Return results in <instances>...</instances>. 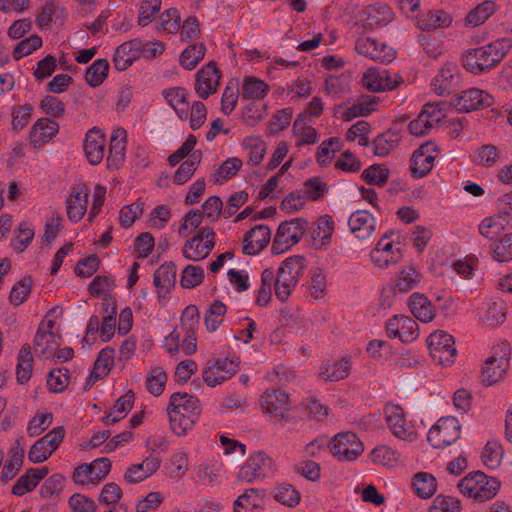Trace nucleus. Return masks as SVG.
Wrapping results in <instances>:
<instances>
[{"instance_id":"obj_2","label":"nucleus","mask_w":512,"mask_h":512,"mask_svg":"<svg viewBox=\"0 0 512 512\" xmlns=\"http://www.w3.org/2000/svg\"><path fill=\"white\" fill-rule=\"evenodd\" d=\"M501 483L495 477H489L481 471L467 474L458 483L460 492L476 502H485L496 496Z\"/></svg>"},{"instance_id":"obj_20","label":"nucleus","mask_w":512,"mask_h":512,"mask_svg":"<svg viewBox=\"0 0 512 512\" xmlns=\"http://www.w3.org/2000/svg\"><path fill=\"white\" fill-rule=\"evenodd\" d=\"M508 367L509 359L505 353L499 357L493 354L486 360L482 369V381L489 386L499 382L506 374Z\"/></svg>"},{"instance_id":"obj_47","label":"nucleus","mask_w":512,"mask_h":512,"mask_svg":"<svg viewBox=\"0 0 512 512\" xmlns=\"http://www.w3.org/2000/svg\"><path fill=\"white\" fill-rule=\"evenodd\" d=\"M499 157L500 154L496 146L486 144L475 151L473 162L479 166L490 167L497 162Z\"/></svg>"},{"instance_id":"obj_13","label":"nucleus","mask_w":512,"mask_h":512,"mask_svg":"<svg viewBox=\"0 0 512 512\" xmlns=\"http://www.w3.org/2000/svg\"><path fill=\"white\" fill-rule=\"evenodd\" d=\"M355 50L372 60L381 63H390L394 59L395 52L384 43H378L373 38H359L355 43Z\"/></svg>"},{"instance_id":"obj_16","label":"nucleus","mask_w":512,"mask_h":512,"mask_svg":"<svg viewBox=\"0 0 512 512\" xmlns=\"http://www.w3.org/2000/svg\"><path fill=\"white\" fill-rule=\"evenodd\" d=\"M384 411L387 425L392 434L402 440L411 439L414 435L413 427L408 425L403 409L398 405L390 404L385 407Z\"/></svg>"},{"instance_id":"obj_52","label":"nucleus","mask_w":512,"mask_h":512,"mask_svg":"<svg viewBox=\"0 0 512 512\" xmlns=\"http://www.w3.org/2000/svg\"><path fill=\"white\" fill-rule=\"evenodd\" d=\"M274 498L283 505L294 507L300 501L299 492L290 484H282L275 488Z\"/></svg>"},{"instance_id":"obj_27","label":"nucleus","mask_w":512,"mask_h":512,"mask_svg":"<svg viewBox=\"0 0 512 512\" xmlns=\"http://www.w3.org/2000/svg\"><path fill=\"white\" fill-rule=\"evenodd\" d=\"M457 75V66L446 63L433 81V89L439 95L450 94L454 87Z\"/></svg>"},{"instance_id":"obj_41","label":"nucleus","mask_w":512,"mask_h":512,"mask_svg":"<svg viewBox=\"0 0 512 512\" xmlns=\"http://www.w3.org/2000/svg\"><path fill=\"white\" fill-rule=\"evenodd\" d=\"M115 350L110 347L102 349L94 364V377L102 379L108 375L110 369L114 366Z\"/></svg>"},{"instance_id":"obj_37","label":"nucleus","mask_w":512,"mask_h":512,"mask_svg":"<svg viewBox=\"0 0 512 512\" xmlns=\"http://www.w3.org/2000/svg\"><path fill=\"white\" fill-rule=\"evenodd\" d=\"M198 400L187 393H174L169 401V406L175 410H178L181 413H185L187 415L197 414Z\"/></svg>"},{"instance_id":"obj_53","label":"nucleus","mask_w":512,"mask_h":512,"mask_svg":"<svg viewBox=\"0 0 512 512\" xmlns=\"http://www.w3.org/2000/svg\"><path fill=\"white\" fill-rule=\"evenodd\" d=\"M493 258L498 262L512 260V233L504 235L492 247Z\"/></svg>"},{"instance_id":"obj_54","label":"nucleus","mask_w":512,"mask_h":512,"mask_svg":"<svg viewBox=\"0 0 512 512\" xmlns=\"http://www.w3.org/2000/svg\"><path fill=\"white\" fill-rule=\"evenodd\" d=\"M259 505L257 490L249 489L240 495L234 503V512H253Z\"/></svg>"},{"instance_id":"obj_63","label":"nucleus","mask_w":512,"mask_h":512,"mask_svg":"<svg viewBox=\"0 0 512 512\" xmlns=\"http://www.w3.org/2000/svg\"><path fill=\"white\" fill-rule=\"evenodd\" d=\"M166 381V373L160 368H155L146 379L147 389L154 396H159L164 391Z\"/></svg>"},{"instance_id":"obj_32","label":"nucleus","mask_w":512,"mask_h":512,"mask_svg":"<svg viewBox=\"0 0 512 512\" xmlns=\"http://www.w3.org/2000/svg\"><path fill=\"white\" fill-rule=\"evenodd\" d=\"M398 142V134L387 130L373 140V153L376 156L385 157L398 145Z\"/></svg>"},{"instance_id":"obj_39","label":"nucleus","mask_w":512,"mask_h":512,"mask_svg":"<svg viewBox=\"0 0 512 512\" xmlns=\"http://www.w3.org/2000/svg\"><path fill=\"white\" fill-rule=\"evenodd\" d=\"M109 63L106 59L96 60L87 68L85 79L91 87L101 85L108 76Z\"/></svg>"},{"instance_id":"obj_25","label":"nucleus","mask_w":512,"mask_h":512,"mask_svg":"<svg viewBox=\"0 0 512 512\" xmlns=\"http://www.w3.org/2000/svg\"><path fill=\"white\" fill-rule=\"evenodd\" d=\"M187 95V91L181 87H173L163 91L164 98L173 107L181 120L188 119L189 105Z\"/></svg>"},{"instance_id":"obj_49","label":"nucleus","mask_w":512,"mask_h":512,"mask_svg":"<svg viewBox=\"0 0 512 512\" xmlns=\"http://www.w3.org/2000/svg\"><path fill=\"white\" fill-rule=\"evenodd\" d=\"M334 231V221L331 216H321L315 223V227L312 230L313 239H319L323 244L330 241Z\"/></svg>"},{"instance_id":"obj_62","label":"nucleus","mask_w":512,"mask_h":512,"mask_svg":"<svg viewBox=\"0 0 512 512\" xmlns=\"http://www.w3.org/2000/svg\"><path fill=\"white\" fill-rule=\"evenodd\" d=\"M420 275L413 267H407L400 272L396 283V289L400 292H408L419 282Z\"/></svg>"},{"instance_id":"obj_7","label":"nucleus","mask_w":512,"mask_h":512,"mask_svg":"<svg viewBox=\"0 0 512 512\" xmlns=\"http://www.w3.org/2000/svg\"><path fill=\"white\" fill-rule=\"evenodd\" d=\"M65 436V429L58 426L37 440L30 448L28 459L33 463L46 461L59 447Z\"/></svg>"},{"instance_id":"obj_3","label":"nucleus","mask_w":512,"mask_h":512,"mask_svg":"<svg viewBox=\"0 0 512 512\" xmlns=\"http://www.w3.org/2000/svg\"><path fill=\"white\" fill-rule=\"evenodd\" d=\"M308 222L304 218H295L282 222L272 243V253L281 254L297 244L303 237Z\"/></svg>"},{"instance_id":"obj_60","label":"nucleus","mask_w":512,"mask_h":512,"mask_svg":"<svg viewBox=\"0 0 512 512\" xmlns=\"http://www.w3.org/2000/svg\"><path fill=\"white\" fill-rule=\"evenodd\" d=\"M203 278L204 272L201 267L188 265L181 274L180 284L183 288H194L202 283Z\"/></svg>"},{"instance_id":"obj_64","label":"nucleus","mask_w":512,"mask_h":512,"mask_svg":"<svg viewBox=\"0 0 512 512\" xmlns=\"http://www.w3.org/2000/svg\"><path fill=\"white\" fill-rule=\"evenodd\" d=\"M460 511V502L459 500L447 497L443 495H438L434 501L433 505L430 507V512H459Z\"/></svg>"},{"instance_id":"obj_51","label":"nucleus","mask_w":512,"mask_h":512,"mask_svg":"<svg viewBox=\"0 0 512 512\" xmlns=\"http://www.w3.org/2000/svg\"><path fill=\"white\" fill-rule=\"evenodd\" d=\"M161 0H143L140 5L138 24L142 27L150 24L161 9Z\"/></svg>"},{"instance_id":"obj_29","label":"nucleus","mask_w":512,"mask_h":512,"mask_svg":"<svg viewBox=\"0 0 512 512\" xmlns=\"http://www.w3.org/2000/svg\"><path fill=\"white\" fill-rule=\"evenodd\" d=\"M412 487L419 498L428 499L435 494L437 481L432 474L418 472L413 476Z\"/></svg>"},{"instance_id":"obj_50","label":"nucleus","mask_w":512,"mask_h":512,"mask_svg":"<svg viewBox=\"0 0 512 512\" xmlns=\"http://www.w3.org/2000/svg\"><path fill=\"white\" fill-rule=\"evenodd\" d=\"M506 319V307L502 300H495L488 304L483 321L491 326L502 324Z\"/></svg>"},{"instance_id":"obj_5","label":"nucleus","mask_w":512,"mask_h":512,"mask_svg":"<svg viewBox=\"0 0 512 512\" xmlns=\"http://www.w3.org/2000/svg\"><path fill=\"white\" fill-rule=\"evenodd\" d=\"M454 338L446 331H435L427 338L432 359L441 366H449L454 362L456 348Z\"/></svg>"},{"instance_id":"obj_1","label":"nucleus","mask_w":512,"mask_h":512,"mask_svg":"<svg viewBox=\"0 0 512 512\" xmlns=\"http://www.w3.org/2000/svg\"><path fill=\"white\" fill-rule=\"evenodd\" d=\"M512 47L509 38H502L487 45L470 49L462 57L464 68L475 75L497 66Z\"/></svg>"},{"instance_id":"obj_19","label":"nucleus","mask_w":512,"mask_h":512,"mask_svg":"<svg viewBox=\"0 0 512 512\" xmlns=\"http://www.w3.org/2000/svg\"><path fill=\"white\" fill-rule=\"evenodd\" d=\"M271 230L266 225H257L247 232L244 238L243 253L245 255H256L261 252L270 242Z\"/></svg>"},{"instance_id":"obj_46","label":"nucleus","mask_w":512,"mask_h":512,"mask_svg":"<svg viewBox=\"0 0 512 512\" xmlns=\"http://www.w3.org/2000/svg\"><path fill=\"white\" fill-rule=\"evenodd\" d=\"M241 167V159L237 157L227 159L222 163L220 168L213 174L214 183L222 184L224 181L235 176Z\"/></svg>"},{"instance_id":"obj_14","label":"nucleus","mask_w":512,"mask_h":512,"mask_svg":"<svg viewBox=\"0 0 512 512\" xmlns=\"http://www.w3.org/2000/svg\"><path fill=\"white\" fill-rule=\"evenodd\" d=\"M401 78L394 74L391 77L386 69L369 68L362 77L363 85L372 92H380L395 88Z\"/></svg>"},{"instance_id":"obj_35","label":"nucleus","mask_w":512,"mask_h":512,"mask_svg":"<svg viewBox=\"0 0 512 512\" xmlns=\"http://www.w3.org/2000/svg\"><path fill=\"white\" fill-rule=\"evenodd\" d=\"M351 365L348 359L343 358L337 362L326 365L322 371V377L330 382H337L348 377Z\"/></svg>"},{"instance_id":"obj_55","label":"nucleus","mask_w":512,"mask_h":512,"mask_svg":"<svg viewBox=\"0 0 512 512\" xmlns=\"http://www.w3.org/2000/svg\"><path fill=\"white\" fill-rule=\"evenodd\" d=\"M400 327L397 337L403 343H409L417 339L419 335L418 324L409 316L400 315Z\"/></svg>"},{"instance_id":"obj_57","label":"nucleus","mask_w":512,"mask_h":512,"mask_svg":"<svg viewBox=\"0 0 512 512\" xmlns=\"http://www.w3.org/2000/svg\"><path fill=\"white\" fill-rule=\"evenodd\" d=\"M32 283L33 281L31 277H25L21 279L19 282H17L10 292V303L14 306L21 305L29 295Z\"/></svg>"},{"instance_id":"obj_6","label":"nucleus","mask_w":512,"mask_h":512,"mask_svg":"<svg viewBox=\"0 0 512 512\" xmlns=\"http://www.w3.org/2000/svg\"><path fill=\"white\" fill-rule=\"evenodd\" d=\"M215 232L210 227H204L183 246V256L191 261H200L208 257L215 246Z\"/></svg>"},{"instance_id":"obj_38","label":"nucleus","mask_w":512,"mask_h":512,"mask_svg":"<svg viewBox=\"0 0 512 512\" xmlns=\"http://www.w3.org/2000/svg\"><path fill=\"white\" fill-rule=\"evenodd\" d=\"M495 12V3L493 1H484L466 16L465 23L473 27L483 24Z\"/></svg>"},{"instance_id":"obj_9","label":"nucleus","mask_w":512,"mask_h":512,"mask_svg":"<svg viewBox=\"0 0 512 512\" xmlns=\"http://www.w3.org/2000/svg\"><path fill=\"white\" fill-rule=\"evenodd\" d=\"M330 451L341 461H353L363 452V445L355 433L341 432L334 436Z\"/></svg>"},{"instance_id":"obj_8","label":"nucleus","mask_w":512,"mask_h":512,"mask_svg":"<svg viewBox=\"0 0 512 512\" xmlns=\"http://www.w3.org/2000/svg\"><path fill=\"white\" fill-rule=\"evenodd\" d=\"M493 102V97L487 91L470 88L457 95L450 105L460 112L468 113L490 107Z\"/></svg>"},{"instance_id":"obj_33","label":"nucleus","mask_w":512,"mask_h":512,"mask_svg":"<svg viewBox=\"0 0 512 512\" xmlns=\"http://www.w3.org/2000/svg\"><path fill=\"white\" fill-rule=\"evenodd\" d=\"M202 153L200 150L194 151L189 158L184 161L177 169L174 175V182L178 185L186 183L194 174L201 162Z\"/></svg>"},{"instance_id":"obj_28","label":"nucleus","mask_w":512,"mask_h":512,"mask_svg":"<svg viewBox=\"0 0 512 512\" xmlns=\"http://www.w3.org/2000/svg\"><path fill=\"white\" fill-rule=\"evenodd\" d=\"M452 19L448 13L442 10L428 11L417 18L419 29L433 30L450 26Z\"/></svg>"},{"instance_id":"obj_18","label":"nucleus","mask_w":512,"mask_h":512,"mask_svg":"<svg viewBox=\"0 0 512 512\" xmlns=\"http://www.w3.org/2000/svg\"><path fill=\"white\" fill-rule=\"evenodd\" d=\"M351 233L359 240L368 239L376 229V219L365 210H358L351 214L348 220Z\"/></svg>"},{"instance_id":"obj_58","label":"nucleus","mask_w":512,"mask_h":512,"mask_svg":"<svg viewBox=\"0 0 512 512\" xmlns=\"http://www.w3.org/2000/svg\"><path fill=\"white\" fill-rule=\"evenodd\" d=\"M363 179L374 185H383L388 181L389 169L384 165L374 164L362 172Z\"/></svg>"},{"instance_id":"obj_48","label":"nucleus","mask_w":512,"mask_h":512,"mask_svg":"<svg viewBox=\"0 0 512 512\" xmlns=\"http://www.w3.org/2000/svg\"><path fill=\"white\" fill-rule=\"evenodd\" d=\"M268 91V85L254 77H247L242 87V95L245 99H258L263 97Z\"/></svg>"},{"instance_id":"obj_21","label":"nucleus","mask_w":512,"mask_h":512,"mask_svg":"<svg viewBox=\"0 0 512 512\" xmlns=\"http://www.w3.org/2000/svg\"><path fill=\"white\" fill-rule=\"evenodd\" d=\"M84 150L89 162L99 164L105 154V137L97 128L90 129L84 141Z\"/></svg>"},{"instance_id":"obj_26","label":"nucleus","mask_w":512,"mask_h":512,"mask_svg":"<svg viewBox=\"0 0 512 512\" xmlns=\"http://www.w3.org/2000/svg\"><path fill=\"white\" fill-rule=\"evenodd\" d=\"M409 308L413 316L421 322L428 323L434 319L432 304L423 294H412L409 299Z\"/></svg>"},{"instance_id":"obj_42","label":"nucleus","mask_w":512,"mask_h":512,"mask_svg":"<svg viewBox=\"0 0 512 512\" xmlns=\"http://www.w3.org/2000/svg\"><path fill=\"white\" fill-rule=\"evenodd\" d=\"M226 313V306L220 300H215L207 310L204 318L206 328L210 332H214L223 322Z\"/></svg>"},{"instance_id":"obj_22","label":"nucleus","mask_w":512,"mask_h":512,"mask_svg":"<svg viewBox=\"0 0 512 512\" xmlns=\"http://www.w3.org/2000/svg\"><path fill=\"white\" fill-rule=\"evenodd\" d=\"M59 131L57 122L49 118L38 119L30 132V143L37 148L50 141Z\"/></svg>"},{"instance_id":"obj_15","label":"nucleus","mask_w":512,"mask_h":512,"mask_svg":"<svg viewBox=\"0 0 512 512\" xmlns=\"http://www.w3.org/2000/svg\"><path fill=\"white\" fill-rule=\"evenodd\" d=\"M89 190L86 185H79L70 189L66 200V213L70 221H80L86 211L88 204Z\"/></svg>"},{"instance_id":"obj_56","label":"nucleus","mask_w":512,"mask_h":512,"mask_svg":"<svg viewBox=\"0 0 512 512\" xmlns=\"http://www.w3.org/2000/svg\"><path fill=\"white\" fill-rule=\"evenodd\" d=\"M370 257L376 266L386 268L391 264L398 263L402 258V253L400 248H395L394 252H386L384 250L380 252L379 249H372Z\"/></svg>"},{"instance_id":"obj_17","label":"nucleus","mask_w":512,"mask_h":512,"mask_svg":"<svg viewBox=\"0 0 512 512\" xmlns=\"http://www.w3.org/2000/svg\"><path fill=\"white\" fill-rule=\"evenodd\" d=\"M54 322L49 320L47 330L40 325L34 338V351L36 355L50 358L60 345L56 334L52 331Z\"/></svg>"},{"instance_id":"obj_61","label":"nucleus","mask_w":512,"mask_h":512,"mask_svg":"<svg viewBox=\"0 0 512 512\" xmlns=\"http://www.w3.org/2000/svg\"><path fill=\"white\" fill-rule=\"evenodd\" d=\"M181 17L176 8L167 9L160 18V26L158 29L167 31L168 33H175L180 30Z\"/></svg>"},{"instance_id":"obj_59","label":"nucleus","mask_w":512,"mask_h":512,"mask_svg":"<svg viewBox=\"0 0 512 512\" xmlns=\"http://www.w3.org/2000/svg\"><path fill=\"white\" fill-rule=\"evenodd\" d=\"M328 187L319 177H312L304 182V195L312 201L321 199L327 192Z\"/></svg>"},{"instance_id":"obj_24","label":"nucleus","mask_w":512,"mask_h":512,"mask_svg":"<svg viewBox=\"0 0 512 512\" xmlns=\"http://www.w3.org/2000/svg\"><path fill=\"white\" fill-rule=\"evenodd\" d=\"M176 265L173 262L162 264L154 273V285L159 296L168 293L176 284Z\"/></svg>"},{"instance_id":"obj_36","label":"nucleus","mask_w":512,"mask_h":512,"mask_svg":"<svg viewBox=\"0 0 512 512\" xmlns=\"http://www.w3.org/2000/svg\"><path fill=\"white\" fill-rule=\"evenodd\" d=\"M167 414L169 417L170 428L177 435L185 434L194 424V414L187 415L171 407H168Z\"/></svg>"},{"instance_id":"obj_23","label":"nucleus","mask_w":512,"mask_h":512,"mask_svg":"<svg viewBox=\"0 0 512 512\" xmlns=\"http://www.w3.org/2000/svg\"><path fill=\"white\" fill-rule=\"evenodd\" d=\"M431 144L421 145L414 151L411 159L410 171L415 178L426 176L433 168L435 156L431 155Z\"/></svg>"},{"instance_id":"obj_30","label":"nucleus","mask_w":512,"mask_h":512,"mask_svg":"<svg viewBox=\"0 0 512 512\" xmlns=\"http://www.w3.org/2000/svg\"><path fill=\"white\" fill-rule=\"evenodd\" d=\"M126 131L124 129L116 130L110 141L109 154L107 157L108 166H117L124 159L126 150Z\"/></svg>"},{"instance_id":"obj_4","label":"nucleus","mask_w":512,"mask_h":512,"mask_svg":"<svg viewBox=\"0 0 512 512\" xmlns=\"http://www.w3.org/2000/svg\"><path fill=\"white\" fill-rule=\"evenodd\" d=\"M461 425L455 417L440 418L427 435V441L433 448L442 449L459 439Z\"/></svg>"},{"instance_id":"obj_44","label":"nucleus","mask_w":512,"mask_h":512,"mask_svg":"<svg viewBox=\"0 0 512 512\" xmlns=\"http://www.w3.org/2000/svg\"><path fill=\"white\" fill-rule=\"evenodd\" d=\"M298 280L287 275L279 269L277 278L275 280V295L276 297L284 302L291 295L293 289L297 285Z\"/></svg>"},{"instance_id":"obj_34","label":"nucleus","mask_w":512,"mask_h":512,"mask_svg":"<svg viewBox=\"0 0 512 512\" xmlns=\"http://www.w3.org/2000/svg\"><path fill=\"white\" fill-rule=\"evenodd\" d=\"M507 223L508 219L498 212V214L487 217L481 222L479 232L485 238L493 239L505 229Z\"/></svg>"},{"instance_id":"obj_45","label":"nucleus","mask_w":512,"mask_h":512,"mask_svg":"<svg viewBox=\"0 0 512 512\" xmlns=\"http://www.w3.org/2000/svg\"><path fill=\"white\" fill-rule=\"evenodd\" d=\"M70 374L66 368H55L47 376V386L53 393L63 392L69 384Z\"/></svg>"},{"instance_id":"obj_31","label":"nucleus","mask_w":512,"mask_h":512,"mask_svg":"<svg viewBox=\"0 0 512 512\" xmlns=\"http://www.w3.org/2000/svg\"><path fill=\"white\" fill-rule=\"evenodd\" d=\"M266 460L267 457L263 452L252 455L239 470L238 478L242 481L252 482L261 475V468Z\"/></svg>"},{"instance_id":"obj_10","label":"nucleus","mask_w":512,"mask_h":512,"mask_svg":"<svg viewBox=\"0 0 512 512\" xmlns=\"http://www.w3.org/2000/svg\"><path fill=\"white\" fill-rule=\"evenodd\" d=\"M238 362L228 358L225 359H212L208 361L207 367L203 372L204 382L214 387L227 379H230L236 372Z\"/></svg>"},{"instance_id":"obj_11","label":"nucleus","mask_w":512,"mask_h":512,"mask_svg":"<svg viewBox=\"0 0 512 512\" xmlns=\"http://www.w3.org/2000/svg\"><path fill=\"white\" fill-rule=\"evenodd\" d=\"M221 74L214 61L209 62L196 74L195 91L202 99H207L217 91Z\"/></svg>"},{"instance_id":"obj_40","label":"nucleus","mask_w":512,"mask_h":512,"mask_svg":"<svg viewBox=\"0 0 512 512\" xmlns=\"http://www.w3.org/2000/svg\"><path fill=\"white\" fill-rule=\"evenodd\" d=\"M206 48L203 43H195L189 45L180 55L181 65L187 69L192 70L196 67L205 55Z\"/></svg>"},{"instance_id":"obj_12","label":"nucleus","mask_w":512,"mask_h":512,"mask_svg":"<svg viewBox=\"0 0 512 512\" xmlns=\"http://www.w3.org/2000/svg\"><path fill=\"white\" fill-rule=\"evenodd\" d=\"M261 405L266 413L273 414L276 418L288 422L294 420L289 414L288 395L280 390H266L261 396Z\"/></svg>"},{"instance_id":"obj_43","label":"nucleus","mask_w":512,"mask_h":512,"mask_svg":"<svg viewBox=\"0 0 512 512\" xmlns=\"http://www.w3.org/2000/svg\"><path fill=\"white\" fill-rule=\"evenodd\" d=\"M503 454L501 444L496 440H490L485 445L482 460L487 468L495 469L500 465Z\"/></svg>"}]
</instances>
